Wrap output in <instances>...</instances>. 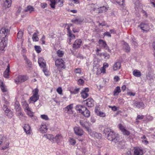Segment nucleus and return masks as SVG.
Wrapping results in <instances>:
<instances>
[{"instance_id":"nucleus-1","label":"nucleus","mask_w":155,"mask_h":155,"mask_svg":"<svg viewBox=\"0 0 155 155\" xmlns=\"http://www.w3.org/2000/svg\"><path fill=\"white\" fill-rule=\"evenodd\" d=\"M9 32V29L5 28H2L0 30V39L1 40L0 44V54L3 53L4 48L6 46L7 40L6 36Z\"/></svg>"},{"instance_id":"nucleus-2","label":"nucleus","mask_w":155,"mask_h":155,"mask_svg":"<svg viewBox=\"0 0 155 155\" xmlns=\"http://www.w3.org/2000/svg\"><path fill=\"white\" fill-rule=\"evenodd\" d=\"M103 132L104 134H107V139L115 143L119 142L120 140L119 137L118 135L112 130L107 128L104 129Z\"/></svg>"},{"instance_id":"nucleus-3","label":"nucleus","mask_w":155,"mask_h":155,"mask_svg":"<svg viewBox=\"0 0 155 155\" xmlns=\"http://www.w3.org/2000/svg\"><path fill=\"white\" fill-rule=\"evenodd\" d=\"M39 90L37 88H35L33 91V95L30 98L31 103H35L39 99L38 95Z\"/></svg>"},{"instance_id":"nucleus-4","label":"nucleus","mask_w":155,"mask_h":155,"mask_svg":"<svg viewBox=\"0 0 155 155\" xmlns=\"http://www.w3.org/2000/svg\"><path fill=\"white\" fill-rule=\"evenodd\" d=\"M149 25V23L142 21L138 25V27L140 28L143 32H148L150 29Z\"/></svg>"},{"instance_id":"nucleus-5","label":"nucleus","mask_w":155,"mask_h":155,"mask_svg":"<svg viewBox=\"0 0 155 155\" xmlns=\"http://www.w3.org/2000/svg\"><path fill=\"white\" fill-rule=\"evenodd\" d=\"M55 65L58 68L60 67L63 69L66 68L65 62L64 60L61 58L58 59L55 61Z\"/></svg>"},{"instance_id":"nucleus-6","label":"nucleus","mask_w":155,"mask_h":155,"mask_svg":"<svg viewBox=\"0 0 155 155\" xmlns=\"http://www.w3.org/2000/svg\"><path fill=\"white\" fill-rule=\"evenodd\" d=\"M15 102L14 104L15 108V109L17 115L18 116H22V114L21 112V108L19 103L16 99H15Z\"/></svg>"},{"instance_id":"nucleus-7","label":"nucleus","mask_w":155,"mask_h":155,"mask_svg":"<svg viewBox=\"0 0 155 155\" xmlns=\"http://www.w3.org/2000/svg\"><path fill=\"white\" fill-rule=\"evenodd\" d=\"M98 42L99 44V46L101 48L105 49L109 51L110 49L105 41L102 39H100L99 40Z\"/></svg>"},{"instance_id":"nucleus-8","label":"nucleus","mask_w":155,"mask_h":155,"mask_svg":"<svg viewBox=\"0 0 155 155\" xmlns=\"http://www.w3.org/2000/svg\"><path fill=\"white\" fill-rule=\"evenodd\" d=\"M74 132L76 135L81 136L83 135L84 132L80 127H75L74 128Z\"/></svg>"},{"instance_id":"nucleus-9","label":"nucleus","mask_w":155,"mask_h":155,"mask_svg":"<svg viewBox=\"0 0 155 155\" xmlns=\"http://www.w3.org/2000/svg\"><path fill=\"white\" fill-rule=\"evenodd\" d=\"M73 104H71L67 106L64 109L65 113L69 114H72L73 113L72 109L73 108Z\"/></svg>"},{"instance_id":"nucleus-10","label":"nucleus","mask_w":155,"mask_h":155,"mask_svg":"<svg viewBox=\"0 0 155 155\" xmlns=\"http://www.w3.org/2000/svg\"><path fill=\"white\" fill-rule=\"evenodd\" d=\"M82 41L81 39H77L76 40L73 45L74 49H76L80 48L81 46Z\"/></svg>"},{"instance_id":"nucleus-11","label":"nucleus","mask_w":155,"mask_h":155,"mask_svg":"<svg viewBox=\"0 0 155 155\" xmlns=\"http://www.w3.org/2000/svg\"><path fill=\"white\" fill-rule=\"evenodd\" d=\"M28 77L25 76L19 75L16 79L15 80L16 83L18 82H23L27 80Z\"/></svg>"},{"instance_id":"nucleus-12","label":"nucleus","mask_w":155,"mask_h":155,"mask_svg":"<svg viewBox=\"0 0 155 155\" xmlns=\"http://www.w3.org/2000/svg\"><path fill=\"white\" fill-rule=\"evenodd\" d=\"M143 154L142 149L138 147L134 148V155H143Z\"/></svg>"},{"instance_id":"nucleus-13","label":"nucleus","mask_w":155,"mask_h":155,"mask_svg":"<svg viewBox=\"0 0 155 155\" xmlns=\"http://www.w3.org/2000/svg\"><path fill=\"white\" fill-rule=\"evenodd\" d=\"M89 91V89L86 87L81 92V96L84 99H85L88 97V94L87 93Z\"/></svg>"},{"instance_id":"nucleus-14","label":"nucleus","mask_w":155,"mask_h":155,"mask_svg":"<svg viewBox=\"0 0 155 155\" xmlns=\"http://www.w3.org/2000/svg\"><path fill=\"white\" fill-rule=\"evenodd\" d=\"M3 2V6L5 8H9L11 5L12 0H2Z\"/></svg>"},{"instance_id":"nucleus-15","label":"nucleus","mask_w":155,"mask_h":155,"mask_svg":"<svg viewBox=\"0 0 155 155\" xmlns=\"http://www.w3.org/2000/svg\"><path fill=\"white\" fill-rule=\"evenodd\" d=\"M119 128L123 132L124 135L128 136L130 134L129 132L126 130L121 124H119Z\"/></svg>"},{"instance_id":"nucleus-16","label":"nucleus","mask_w":155,"mask_h":155,"mask_svg":"<svg viewBox=\"0 0 155 155\" xmlns=\"http://www.w3.org/2000/svg\"><path fill=\"white\" fill-rule=\"evenodd\" d=\"M10 72V65L8 64L7 68L3 73V76L5 78H8L9 77Z\"/></svg>"},{"instance_id":"nucleus-17","label":"nucleus","mask_w":155,"mask_h":155,"mask_svg":"<svg viewBox=\"0 0 155 155\" xmlns=\"http://www.w3.org/2000/svg\"><path fill=\"white\" fill-rule=\"evenodd\" d=\"M134 106L138 108H140L144 106V104L142 102L135 101L134 104Z\"/></svg>"},{"instance_id":"nucleus-18","label":"nucleus","mask_w":155,"mask_h":155,"mask_svg":"<svg viewBox=\"0 0 155 155\" xmlns=\"http://www.w3.org/2000/svg\"><path fill=\"white\" fill-rule=\"evenodd\" d=\"M54 140H55L56 142L58 144L61 141H62L63 138L61 134H57L55 137L54 138Z\"/></svg>"},{"instance_id":"nucleus-19","label":"nucleus","mask_w":155,"mask_h":155,"mask_svg":"<svg viewBox=\"0 0 155 155\" xmlns=\"http://www.w3.org/2000/svg\"><path fill=\"white\" fill-rule=\"evenodd\" d=\"M81 113L85 117H88L90 116V111L85 107V109L84 110V111H82V112H81Z\"/></svg>"},{"instance_id":"nucleus-20","label":"nucleus","mask_w":155,"mask_h":155,"mask_svg":"<svg viewBox=\"0 0 155 155\" xmlns=\"http://www.w3.org/2000/svg\"><path fill=\"white\" fill-rule=\"evenodd\" d=\"M123 49L127 52H129L130 51V47L128 44L125 42H124L123 45Z\"/></svg>"},{"instance_id":"nucleus-21","label":"nucleus","mask_w":155,"mask_h":155,"mask_svg":"<svg viewBox=\"0 0 155 155\" xmlns=\"http://www.w3.org/2000/svg\"><path fill=\"white\" fill-rule=\"evenodd\" d=\"M85 106L83 105H78L76 107V110L78 111L80 113H81L82 111H84Z\"/></svg>"},{"instance_id":"nucleus-22","label":"nucleus","mask_w":155,"mask_h":155,"mask_svg":"<svg viewBox=\"0 0 155 155\" xmlns=\"http://www.w3.org/2000/svg\"><path fill=\"white\" fill-rule=\"evenodd\" d=\"M48 128L45 124H43L41 125L40 128V131L42 133H46L47 130Z\"/></svg>"},{"instance_id":"nucleus-23","label":"nucleus","mask_w":155,"mask_h":155,"mask_svg":"<svg viewBox=\"0 0 155 155\" xmlns=\"http://www.w3.org/2000/svg\"><path fill=\"white\" fill-rule=\"evenodd\" d=\"M24 130L27 134H30V127L28 124H25L23 127Z\"/></svg>"},{"instance_id":"nucleus-24","label":"nucleus","mask_w":155,"mask_h":155,"mask_svg":"<svg viewBox=\"0 0 155 155\" xmlns=\"http://www.w3.org/2000/svg\"><path fill=\"white\" fill-rule=\"evenodd\" d=\"M86 105L88 107H91L94 105V100L91 98H88L86 100Z\"/></svg>"},{"instance_id":"nucleus-25","label":"nucleus","mask_w":155,"mask_h":155,"mask_svg":"<svg viewBox=\"0 0 155 155\" xmlns=\"http://www.w3.org/2000/svg\"><path fill=\"white\" fill-rule=\"evenodd\" d=\"M121 67V64L120 62H116L113 65V69L116 71L119 69Z\"/></svg>"},{"instance_id":"nucleus-26","label":"nucleus","mask_w":155,"mask_h":155,"mask_svg":"<svg viewBox=\"0 0 155 155\" xmlns=\"http://www.w3.org/2000/svg\"><path fill=\"white\" fill-rule=\"evenodd\" d=\"M95 112L97 115L101 117H104L106 116L104 113L101 111H99L97 109H95Z\"/></svg>"},{"instance_id":"nucleus-27","label":"nucleus","mask_w":155,"mask_h":155,"mask_svg":"<svg viewBox=\"0 0 155 155\" xmlns=\"http://www.w3.org/2000/svg\"><path fill=\"white\" fill-rule=\"evenodd\" d=\"M121 90L120 87L119 86H117L116 87L114 91V96H116L120 92Z\"/></svg>"},{"instance_id":"nucleus-28","label":"nucleus","mask_w":155,"mask_h":155,"mask_svg":"<svg viewBox=\"0 0 155 155\" xmlns=\"http://www.w3.org/2000/svg\"><path fill=\"white\" fill-rule=\"evenodd\" d=\"M34 11V8L33 6L29 5L24 10V11L25 12H29L30 13H31L32 12Z\"/></svg>"},{"instance_id":"nucleus-29","label":"nucleus","mask_w":155,"mask_h":155,"mask_svg":"<svg viewBox=\"0 0 155 155\" xmlns=\"http://www.w3.org/2000/svg\"><path fill=\"white\" fill-rule=\"evenodd\" d=\"M133 74L135 77H139L141 76V73L137 70H135L133 72Z\"/></svg>"},{"instance_id":"nucleus-30","label":"nucleus","mask_w":155,"mask_h":155,"mask_svg":"<svg viewBox=\"0 0 155 155\" xmlns=\"http://www.w3.org/2000/svg\"><path fill=\"white\" fill-rule=\"evenodd\" d=\"M83 21V20L81 19H73L71 20V21L76 24H81Z\"/></svg>"},{"instance_id":"nucleus-31","label":"nucleus","mask_w":155,"mask_h":155,"mask_svg":"<svg viewBox=\"0 0 155 155\" xmlns=\"http://www.w3.org/2000/svg\"><path fill=\"white\" fill-rule=\"evenodd\" d=\"M0 87L3 92H6L7 91V90L5 88V85L3 82L1 81H0Z\"/></svg>"},{"instance_id":"nucleus-32","label":"nucleus","mask_w":155,"mask_h":155,"mask_svg":"<svg viewBox=\"0 0 155 155\" xmlns=\"http://www.w3.org/2000/svg\"><path fill=\"white\" fill-rule=\"evenodd\" d=\"M99 13H102L106 12L107 9V8L104 6L101 7L100 8H98Z\"/></svg>"},{"instance_id":"nucleus-33","label":"nucleus","mask_w":155,"mask_h":155,"mask_svg":"<svg viewBox=\"0 0 155 155\" xmlns=\"http://www.w3.org/2000/svg\"><path fill=\"white\" fill-rule=\"evenodd\" d=\"M33 41H37L39 40V38L37 36V34L36 32H35L33 35L32 37Z\"/></svg>"},{"instance_id":"nucleus-34","label":"nucleus","mask_w":155,"mask_h":155,"mask_svg":"<svg viewBox=\"0 0 155 155\" xmlns=\"http://www.w3.org/2000/svg\"><path fill=\"white\" fill-rule=\"evenodd\" d=\"M3 108L5 111V114H7L8 112H9L10 111H12L5 104L3 105Z\"/></svg>"},{"instance_id":"nucleus-35","label":"nucleus","mask_w":155,"mask_h":155,"mask_svg":"<svg viewBox=\"0 0 155 155\" xmlns=\"http://www.w3.org/2000/svg\"><path fill=\"white\" fill-rule=\"evenodd\" d=\"M34 47L35 50L37 53H39L41 52V48L40 46L35 45Z\"/></svg>"},{"instance_id":"nucleus-36","label":"nucleus","mask_w":155,"mask_h":155,"mask_svg":"<svg viewBox=\"0 0 155 155\" xmlns=\"http://www.w3.org/2000/svg\"><path fill=\"white\" fill-rule=\"evenodd\" d=\"M50 5L51 7L53 8H54L56 3L55 0H50Z\"/></svg>"},{"instance_id":"nucleus-37","label":"nucleus","mask_w":155,"mask_h":155,"mask_svg":"<svg viewBox=\"0 0 155 155\" xmlns=\"http://www.w3.org/2000/svg\"><path fill=\"white\" fill-rule=\"evenodd\" d=\"M57 54L59 57H61L63 56L64 53L63 51L59 50L57 51Z\"/></svg>"},{"instance_id":"nucleus-38","label":"nucleus","mask_w":155,"mask_h":155,"mask_svg":"<svg viewBox=\"0 0 155 155\" xmlns=\"http://www.w3.org/2000/svg\"><path fill=\"white\" fill-rule=\"evenodd\" d=\"M24 59L26 61V63L28 67H31L32 65V63L31 61L27 59V58H25Z\"/></svg>"},{"instance_id":"nucleus-39","label":"nucleus","mask_w":155,"mask_h":155,"mask_svg":"<svg viewBox=\"0 0 155 155\" xmlns=\"http://www.w3.org/2000/svg\"><path fill=\"white\" fill-rule=\"evenodd\" d=\"M80 124L82 127L85 129L87 127L86 126V122L83 120H80Z\"/></svg>"},{"instance_id":"nucleus-40","label":"nucleus","mask_w":155,"mask_h":155,"mask_svg":"<svg viewBox=\"0 0 155 155\" xmlns=\"http://www.w3.org/2000/svg\"><path fill=\"white\" fill-rule=\"evenodd\" d=\"M85 129L88 132V134L91 135L92 136L93 134H94L93 132H92V130L88 127H87Z\"/></svg>"},{"instance_id":"nucleus-41","label":"nucleus","mask_w":155,"mask_h":155,"mask_svg":"<svg viewBox=\"0 0 155 155\" xmlns=\"http://www.w3.org/2000/svg\"><path fill=\"white\" fill-rule=\"evenodd\" d=\"M64 0H56V3H59L58 4L59 6L60 7H62L63 5V3Z\"/></svg>"},{"instance_id":"nucleus-42","label":"nucleus","mask_w":155,"mask_h":155,"mask_svg":"<svg viewBox=\"0 0 155 155\" xmlns=\"http://www.w3.org/2000/svg\"><path fill=\"white\" fill-rule=\"evenodd\" d=\"M23 32L22 31H19L17 34V37L18 39H21L22 37Z\"/></svg>"},{"instance_id":"nucleus-43","label":"nucleus","mask_w":155,"mask_h":155,"mask_svg":"<svg viewBox=\"0 0 155 155\" xmlns=\"http://www.w3.org/2000/svg\"><path fill=\"white\" fill-rule=\"evenodd\" d=\"M44 136L46 138L50 140L54 138L53 136L51 134H46Z\"/></svg>"},{"instance_id":"nucleus-44","label":"nucleus","mask_w":155,"mask_h":155,"mask_svg":"<svg viewBox=\"0 0 155 155\" xmlns=\"http://www.w3.org/2000/svg\"><path fill=\"white\" fill-rule=\"evenodd\" d=\"M5 114L9 118H11L13 116V113L12 111H10L9 112H8Z\"/></svg>"},{"instance_id":"nucleus-45","label":"nucleus","mask_w":155,"mask_h":155,"mask_svg":"<svg viewBox=\"0 0 155 155\" xmlns=\"http://www.w3.org/2000/svg\"><path fill=\"white\" fill-rule=\"evenodd\" d=\"M41 117L43 120H49V118L47 115L45 114L41 115Z\"/></svg>"},{"instance_id":"nucleus-46","label":"nucleus","mask_w":155,"mask_h":155,"mask_svg":"<svg viewBox=\"0 0 155 155\" xmlns=\"http://www.w3.org/2000/svg\"><path fill=\"white\" fill-rule=\"evenodd\" d=\"M69 42H68V43L69 44H71V40L72 39H75V35H74V34H73V35H72L71 36H69Z\"/></svg>"},{"instance_id":"nucleus-47","label":"nucleus","mask_w":155,"mask_h":155,"mask_svg":"<svg viewBox=\"0 0 155 155\" xmlns=\"http://www.w3.org/2000/svg\"><path fill=\"white\" fill-rule=\"evenodd\" d=\"M27 114L28 116H29L30 117H33V113L31 111V110H28V111H27Z\"/></svg>"},{"instance_id":"nucleus-48","label":"nucleus","mask_w":155,"mask_h":155,"mask_svg":"<svg viewBox=\"0 0 155 155\" xmlns=\"http://www.w3.org/2000/svg\"><path fill=\"white\" fill-rule=\"evenodd\" d=\"M103 55L104 56V58L106 59H108L110 58V55L107 53H103Z\"/></svg>"},{"instance_id":"nucleus-49","label":"nucleus","mask_w":155,"mask_h":155,"mask_svg":"<svg viewBox=\"0 0 155 155\" xmlns=\"http://www.w3.org/2000/svg\"><path fill=\"white\" fill-rule=\"evenodd\" d=\"M67 29L68 31V33L69 36H71L73 34L71 33V30L70 29V27L68 26L67 28Z\"/></svg>"},{"instance_id":"nucleus-50","label":"nucleus","mask_w":155,"mask_h":155,"mask_svg":"<svg viewBox=\"0 0 155 155\" xmlns=\"http://www.w3.org/2000/svg\"><path fill=\"white\" fill-rule=\"evenodd\" d=\"M124 0H120L119 1L118 0H116V2L119 5H123Z\"/></svg>"},{"instance_id":"nucleus-51","label":"nucleus","mask_w":155,"mask_h":155,"mask_svg":"<svg viewBox=\"0 0 155 155\" xmlns=\"http://www.w3.org/2000/svg\"><path fill=\"white\" fill-rule=\"evenodd\" d=\"M69 141L71 144L72 145H74L75 144L76 141L75 140L73 139L70 138V139Z\"/></svg>"},{"instance_id":"nucleus-52","label":"nucleus","mask_w":155,"mask_h":155,"mask_svg":"<svg viewBox=\"0 0 155 155\" xmlns=\"http://www.w3.org/2000/svg\"><path fill=\"white\" fill-rule=\"evenodd\" d=\"M4 138V136L3 135L0 134V145L2 144Z\"/></svg>"},{"instance_id":"nucleus-53","label":"nucleus","mask_w":155,"mask_h":155,"mask_svg":"<svg viewBox=\"0 0 155 155\" xmlns=\"http://www.w3.org/2000/svg\"><path fill=\"white\" fill-rule=\"evenodd\" d=\"M57 91L59 94H61L62 93V90L61 87H59L57 89Z\"/></svg>"},{"instance_id":"nucleus-54","label":"nucleus","mask_w":155,"mask_h":155,"mask_svg":"<svg viewBox=\"0 0 155 155\" xmlns=\"http://www.w3.org/2000/svg\"><path fill=\"white\" fill-rule=\"evenodd\" d=\"M142 12L143 14V16L144 18H147L148 16V15L146 12L144 10H142Z\"/></svg>"},{"instance_id":"nucleus-55","label":"nucleus","mask_w":155,"mask_h":155,"mask_svg":"<svg viewBox=\"0 0 155 155\" xmlns=\"http://www.w3.org/2000/svg\"><path fill=\"white\" fill-rule=\"evenodd\" d=\"M84 81L82 79H80L78 80V82L79 84L80 85H82L84 83Z\"/></svg>"},{"instance_id":"nucleus-56","label":"nucleus","mask_w":155,"mask_h":155,"mask_svg":"<svg viewBox=\"0 0 155 155\" xmlns=\"http://www.w3.org/2000/svg\"><path fill=\"white\" fill-rule=\"evenodd\" d=\"M41 65H39V66L43 68V69H45L46 66V63L43 62H41Z\"/></svg>"},{"instance_id":"nucleus-57","label":"nucleus","mask_w":155,"mask_h":155,"mask_svg":"<svg viewBox=\"0 0 155 155\" xmlns=\"http://www.w3.org/2000/svg\"><path fill=\"white\" fill-rule=\"evenodd\" d=\"M9 145V143H6V145L5 146H3V147H2V149L3 150L5 149L6 148H7L8 147Z\"/></svg>"},{"instance_id":"nucleus-58","label":"nucleus","mask_w":155,"mask_h":155,"mask_svg":"<svg viewBox=\"0 0 155 155\" xmlns=\"http://www.w3.org/2000/svg\"><path fill=\"white\" fill-rule=\"evenodd\" d=\"M127 94L130 95V96H134L135 95V93L131 91L127 92Z\"/></svg>"},{"instance_id":"nucleus-59","label":"nucleus","mask_w":155,"mask_h":155,"mask_svg":"<svg viewBox=\"0 0 155 155\" xmlns=\"http://www.w3.org/2000/svg\"><path fill=\"white\" fill-rule=\"evenodd\" d=\"M104 36H107L109 37H110L111 36L110 33L107 31L105 32L104 34Z\"/></svg>"},{"instance_id":"nucleus-60","label":"nucleus","mask_w":155,"mask_h":155,"mask_svg":"<svg viewBox=\"0 0 155 155\" xmlns=\"http://www.w3.org/2000/svg\"><path fill=\"white\" fill-rule=\"evenodd\" d=\"M81 69L79 68H76L75 70V72L76 73L80 74L81 73Z\"/></svg>"},{"instance_id":"nucleus-61","label":"nucleus","mask_w":155,"mask_h":155,"mask_svg":"<svg viewBox=\"0 0 155 155\" xmlns=\"http://www.w3.org/2000/svg\"><path fill=\"white\" fill-rule=\"evenodd\" d=\"M109 107L111 108L112 110L114 111H116L117 110V107L115 106H113V107L109 106Z\"/></svg>"},{"instance_id":"nucleus-62","label":"nucleus","mask_w":155,"mask_h":155,"mask_svg":"<svg viewBox=\"0 0 155 155\" xmlns=\"http://www.w3.org/2000/svg\"><path fill=\"white\" fill-rule=\"evenodd\" d=\"M143 117H144V116H143V115H138L137 116V119L141 120L143 118Z\"/></svg>"},{"instance_id":"nucleus-63","label":"nucleus","mask_w":155,"mask_h":155,"mask_svg":"<svg viewBox=\"0 0 155 155\" xmlns=\"http://www.w3.org/2000/svg\"><path fill=\"white\" fill-rule=\"evenodd\" d=\"M44 60L42 58H39L38 60V63L39 65H41V62H43V61Z\"/></svg>"},{"instance_id":"nucleus-64","label":"nucleus","mask_w":155,"mask_h":155,"mask_svg":"<svg viewBox=\"0 0 155 155\" xmlns=\"http://www.w3.org/2000/svg\"><path fill=\"white\" fill-rule=\"evenodd\" d=\"M91 121L92 123H94L95 122L96 120L94 117H91Z\"/></svg>"}]
</instances>
